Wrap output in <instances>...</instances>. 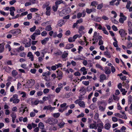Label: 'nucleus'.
Listing matches in <instances>:
<instances>
[{"instance_id":"3","label":"nucleus","mask_w":132,"mask_h":132,"mask_svg":"<svg viewBox=\"0 0 132 132\" xmlns=\"http://www.w3.org/2000/svg\"><path fill=\"white\" fill-rule=\"evenodd\" d=\"M21 32V30L20 29H15L11 30L10 31V33L12 34L13 35H18Z\"/></svg>"},{"instance_id":"4","label":"nucleus","mask_w":132,"mask_h":132,"mask_svg":"<svg viewBox=\"0 0 132 132\" xmlns=\"http://www.w3.org/2000/svg\"><path fill=\"white\" fill-rule=\"evenodd\" d=\"M35 80L33 79L29 80L27 82V84L29 86V87H31L35 84Z\"/></svg>"},{"instance_id":"9","label":"nucleus","mask_w":132,"mask_h":132,"mask_svg":"<svg viewBox=\"0 0 132 132\" xmlns=\"http://www.w3.org/2000/svg\"><path fill=\"white\" fill-rule=\"evenodd\" d=\"M79 105L81 107L84 108L85 107L84 102L83 101H80L78 102Z\"/></svg>"},{"instance_id":"60","label":"nucleus","mask_w":132,"mask_h":132,"mask_svg":"<svg viewBox=\"0 0 132 132\" xmlns=\"http://www.w3.org/2000/svg\"><path fill=\"white\" fill-rule=\"evenodd\" d=\"M33 56V55H32L31 52H29L27 54V56L28 57H30Z\"/></svg>"},{"instance_id":"13","label":"nucleus","mask_w":132,"mask_h":132,"mask_svg":"<svg viewBox=\"0 0 132 132\" xmlns=\"http://www.w3.org/2000/svg\"><path fill=\"white\" fill-rule=\"evenodd\" d=\"M71 11V10L70 7H68L67 8H66L64 10H63V11H62L60 13H63V12L66 11L67 12L69 13H70Z\"/></svg>"},{"instance_id":"55","label":"nucleus","mask_w":132,"mask_h":132,"mask_svg":"<svg viewBox=\"0 0 132 132\" xmlns=\"http://www.w3.org/2000/svg\"><path fill=\"white\" fill-rule=\"evenodd\" d=\"M113 98L114 100L118 101L119 98L117 96H115L114 95H113Z\"/></svg>"},{"instance_id":"31","label":"nucleus","mask_w":132,"mask_h":132,"mask_svg":"<svg viewBox=\"0 0 132 132\" xmlns=\"http://www.w3.org/2000/svg\"><path fill=\"white\" fill-rule=\"evenodd\" d=\"M96 67L100 69L101 70H103V69L102 67L99 64H96Z\"/></svg>"},{"instance_id":"22","label":"nucleus","mask_w":132,"mask_h":132,"mask_svg":"<svg viewBox=\"0 0 132 132\" xmlns=\"http://www.w3.org/2000/svg\"><path fill=\"white\" fill-rule=\"evenodd\" d=\"M120 90L121 92H122V94L123 95H125L126 93L127 92V91H126L125 89L124 88H121V89H120Z\"/></svg>"},{"instance_id":"30","label":"nucleus","mask_w":132,"mask_h":132,"mask_svg":"<svg viewBox=\"0 0 132 132\" xmlns=\"http://www.w3.org/2000/svg\"><path fill=\"white\" fill-rule=\"evenodd\" d=\"M114 115L116 116L119 117V118L123 119V116L119 113H116Z\"/></svg>"},{"instance_id":"59","label":"nucleus","mask_w":132,"mask_h":132,"mask_svg":"<svg viewBox=\"0 0 132 132\" xmlns=\"http://www.w3.org/2000/svg\"><path fill=\"white\" fill-rule=\"evenodd\" d=\"M49 89H48L46 88L44 89L43 90V93L44 94H46L49 92Z\"/></svg>"},{"instance_id":"63","label":"nucleus","mask_w":132,"mask_h":132,"mask_svg":"<svg viewBox=\"0 0 132 132\" xmlns=\"http://www.w3.org/2000/svg\"><path fill=\"white\" fill-rule=\"evenodd\" d=\"M82 14L81 13H78L77 15V17L79 19L82 16Z\"/></svg>"},{"instance_id":"64","label":"nucleus","mask_w":132,"mask_h":132,"mask_svg":"<svg viewBox=\"0 0 132 132\" xmlns=\"http://www.w3.org/2000/svg\"><path fill=\"white\" fill-rule=\"evenodd\" d=\"M61 90V87H58L56 88L55 91L56 93H58L60 92Z\"/></svg>"},{"instance_id":"53","label":"nucleus","mask_w":132,"mask_h":132,"mask_svg":"<svg viewBox=\"0 0 132 132\" xmlns=\"http://www.w3.org/2000/svg\"><path fill=\"white\" fill-rule=\"evenodd\" d=\"M32 14L31 13L28 14L27 15V19L29 20L31 19L32 18Z\"/></svg>"},{"instance_id":"40","label":"nucleus","mask_w":132,"mask_h":132,"mask_svg":"<svg viewBox=\"0 0 132 132\" xmlns=\"http://www.w3.org/2000/svg\"><path fill=\"white\" fill-rule=\"evenodd\" d=\"M58 6H56V5H55V6H53V11L54 12L56 11L58 8Z\"/></svg>"},{"instance_id":"52","label":"nucleus","mask_w":132,"mask_h":132,"mask_svg":"<svg viewBox=\"0 0 132 132\" xmlns=\"http://www.w3.org/2000/svg\"><path fill=\"white\" fill-rule=\"evenodd\" d=\"M31 45V43L30 42H28L26 43L24 46V47H30Z\"/></svg>"},{"instance_id":"62","label":"nucleus","mask_w":132,"mask_h":132,"mask_svg":"<svg viewBox=\"0 0 132 132\" xmlns=\"http://www.w3.org/2000/svg\"><path fill=\"white\" fill-rule=\"evenodd\" d=\"M112 121L114 122H116L118 120L117 118L115 117H113L112 118Z\"/></svg>"},{"instance_id":"35","label":"nucleus","mask_w":132,"mask_h":132,"mask_svg":"<svg viewBox=\"0 0 132 132\" xmlns=\"http://www.w3.org/2000/svg\"><path fill=\"white\" fill-rule=\"evenodd\" d=\"M131 3V2L130 1H129L127 2V4L126 6V7L127 9H129L130 8V5Z\"/></svg>"},{"instance_id":"24","label":"nucleus","mask_w":132,"mask_h":132,"mask_svg":"<svg viewBox=\"0 0 132 132\" xmlns=\"http://www.w3.org/2000/svg\"><path fill=\"white\" fill-rule=\"evenodd\" d=\"M4 50V47L3 45L2 44H0V53L3 52Z\"/></svg>"},{"instance_id":"28","label":"nucleus","mask_w":132,"mask_h":132,"mask_svg":"<svg viewBox=\"0 0 132 132\" xmlns=\"http://www.w3.org/2000/svg\"><path fill=\"white\" fill-rule=\"evenodd\" d=\"M46 122L50 125H52V118H49L47 121Z\"/></svg>"},{"instance_id":"61","label":"nucleus","mask_w":132,"mask_h":132,"mask_svg":"<svg viewBox=\"0 0 132 132\" xmlns=\"http://www.w3.org/2000/svg\"><path fill=\"white\" fill-rule=\"evenodd\" d=\"M23 106V105H22L19 108V112H22L23 111V110L24 107Z\"/></svg>"},{"instance_id":"17","label":"nucleus","mask_w":132,"mask_h":132,"mask_svg":"<svg viewBox=\"0 0 132 132\" xmlns=\"http://www.w3.org/2000/svg\"><path fill=\"white\" fill-rule=\"evenodd\" d=\"M97 127L101 129H103L104 128L103 124L102 122L101 123L97 124Z\"/></svg>"},{"instance_id":"58","label":"nucleus","mask_w":132,"mask_h":132,"mask_svg":"<svg viewBox=\"0 0 132 132\" xmlns=\"http://www.w3.org/2000/svg\"><path fill=\"white\" fill-rule=\"evenodd\" d=\"M99 108L100 110L101 111H104L105 109V108H104L102 106H99Z\"/></svg>"},{"instance_id":"27","label":"nucleus","mask_w":132,"mask_h":132,"mask_svg":"<svg viewBox=\"0 0 132 132\" xmlns=\"http://www.w3.org/2000/svg\"><path fill=\"white\" fill-rule=\"evenodd\" d=\"M97 5V9L98 10L101 9L103 6V4L102 3L99 4H98Z\"/></svg>"},{"instance_id":"43","label":"nucleus","mask_w":132,"mask_h":132,"mask_svg":"<svg viewBox=\"0 0 132 132\" xmlns=\"http://www.w3.org/2000/svg\"><path fill=\"white\" fill-rule=\"evenodd\" d=\"M68 55V53H64L62 55V57L63 58H65Z\"/></svg>"},{"instance_id":"56","label":"nucleus","mask_w":132,"mask_h":132,"mask_svg":"<svg viewBox=\"0 0 132 132\" xmlns=\"http://www.w3.org/2000/svg\"><path fill=\"white\" fill-rule=\"evenodd\" d=\"M128 102L130 103L132 102V96L130 95H129L128 97Z\"/></svg>"},{"instance_id":"19","label":"nucleus","mask_w":132,"mask_h":132,"mask_svg":"<svg viewBox=\"0 0 132 132\" xmlns=\"http://www.w3.org/2000/svg\"><path fill=\"white\" fill-rule=\"evenodd\" d=\"M51 74V72L50 71H47L45 72H44L43 73V76L46 77V75L49 76Z\"/></svg>"},{"instance_id":"7","label":"nucleus","mask_w":132,"mask_h":132,"mask_svg":"<svg viewBox=\"0 0 132 132\" xmlns=\"http://www.w3.org/2000/svg\"><path fill=\"white\" fill-rule=\"evenodd\" d=\"M74 46V45L73 44H67L65 46V48L66 49H69Z\"/></svg>"},{"instance_id":"48","label":"nucleus","mask_w":132,"mask_h":132,"mask_svg":"<svg viewBox=\"0 0 132 132\" xmlns=\"http://www.w3.org/2000/svg\"><path fill=\"white\" fill-rule=\"evenodd\" d=\"M115 0H112L110 2V5L114 6V2H115Z\"/></svg>"},{"instance_id":"6","label":"nucleus","mask_w":132,"mask_h":132,"mask_svg":"<svg viewBox=\"0 0 132 132\" xmlns=\"http://www.w3.org/2000/svg\"><path fill=\"white\" fill-rule=\"evenodd\" d=\"M64 23V20H60L58 21L57 25L59 27H61L63 25Z\"/></svg>"},{"instance_id":"47","label":"nucleus","mask_w":132,"mask_h":132,"mask_svg":"<svg viewBox=\"0 0 132 132\" xmlns=\"http://www.w3.org/2000/svg\"><path fill=\"white\" fill-rule=\"evenodd\" d=\"M112 28L114 31H116L118 30V29L117 27L114 25L112 26Z\"/></svg>"},{"instance_id":"36","label":"nucleus","mask_w":132,"mask_h":132,"mask_svg":"<svg viewBox=\"0 0 132 132\" xmlns=\"http://www.w3.org/2000/svg\"><path fill=\"white\" fill-rule=\"evenodd\" d=\"M85 28L84 27L82 26H80L79 27V31L78 32L79 33L80 32V31H82V30H84L85 29Z\"/></svg>"},{"instance_id":"46","label":"nucleus","mask_w":132,"mask_h":132,"mask_svg":"<svg viewBox=\"0 0 132 132\" xmlns=\"http://www.w3.org/2000/svg\"><path fill=\"white\" fill-rule=\"evenodd\" d=\"M18 74V72L15 70H13L12 72V74L13 76H16Z\"/></svg>"},{"instance_id":"29","label":"nucleus","mask_w":132,"mask_h":132,"mask_svg":"<svg viewBox=\"0 0 132 132\" xmlns=\"http://www.w3.org/2000/svg\"><path fill=\"white\" fill-rule=\"evenodd\" d=\"M111 20L112 22L114 23L117 24L118 23V22L115 19H113V18H111Z\"/></svg>"},{"instance_id":"16","label":"nucleus","mask_w":132,"mask_h":132,"mask_svg":"<svg viewBox=\"0 0 132 132\" xmlns=\"http://www.w3.org/2000/svg\"><path fill=\"white\" fill-rule=\"evenodd\" d=\"M45 30L47 31H49L52 30V28L51 25H49L46 26L45 28Z\"/></svg>"},{"instance_id":"2","label":"nucleus","mask_w":132,"mask_h":132,"mask_svg":"<svg viewBox=\"0 0 132 132\" xmlns=\"http://www.w3.org/2000/svg\"><path fill=\"white\" fill-rule=\"evenodd\" d=\"M119 33L121 37H125V39H126V38L125 36L126 35H127V33L126 32L125 30L123 29H121L119 31Z\"/></svg>"},{"instance_id":"21","label":"nucleus","mask_w":132,"mask_h":132,"mask_svg":"<svg viewBox=\"0 0 132 132\" xmlns=\"http://www.w3.org/2000/svg\"><path fill=\"white\" fill-rule=\"evenodd\" d=\"M57 120L56 119L52 118V125H54V124L57 123Z\"/></svg>"},{"instance_id":"5","label":"nucleus","mask_w":132,"mask_h":132,"mask_svg":"<svg viewBox=\"0 0 132 132\" xmlns=\"http://www.w3.org/2000/svg\"><path fill=\"white\" fill-rule=\"evenodd\" d=\"M62 73H63L61 71H59V73H57V76L56 78L59 80H60L62 79Z\"/></svg>"},{"instance_id":"25","label":"nucleus","mask_w":132,"mask_h":132,"mask_svg":"<svg viewBox=\"0 0 132 132\" xmlns=\"http://www.w3.org/2000/svg\"><path fill=\"white\" fill-rule=\"evenodd\" d=\"M51 105H49L47 106H45L43 108V110H45L46 109L47 110H51Z\"/></svg>"},{"instance_id":"14","label":"nucleus","mask_w":132,"mask_h":132,"mask_svg":"<svg viewBox=\"0 0 132 132\" xmlns=\"http://www.w3.org/2000/svg\"><path fill=\"white\" fill-rule=\"evenodd\" d=\"M111 125L109 123H107L104 125V128L107 130H109L110 128Z\"/></svg>"},{"instance_id":"57","label":"nucleus","mask_w":132,"mask_h":132,"mask_svg":"<svg viewBox=\"0 0 132 132\" xmlns=\"http://www.w3.org/2000/svg\"><path fill=\"white\" fill-rule=\"evenodd\" d=\"M47 33L45 31H44L41 33V35L42 36H45L47 35Z\"/></svg>"},{"instance_id":"50","label":"nucleus","mask_w":132,"mask_h":132,"mask_svg":"<svg viewBox=\"0 0 132 132\" xmlns=\"http://www.w3.org/2000/svg\"><path fill=\"white\" fill-rule=\"evenodd\" d=\"M36 70L35 69H31L30 70V72L32 73L35 74L36 73Z\"/></svg>"},{"instance_id":"23","label":"nucleus","mask_w":132,"mask_h":132,"mask_svg":"<svg viewBox=\"0 0 132 132\" xmlns=\"http://www.w3.org/2000/svg\"><path fill=\"white\" fill-rule=\"evenodd\" d=\"M38 127L40 129H43L44 127V126L43 123L40 122L38 125Z\"/></svg>"},{"instance_id":"26","label":"nucleus","mask_w":132,"mask_h":132,"mask_svg":"<svg viewBox=\"0 0 132 132\" xmlns=\"http://www.w3.org/2000/svg\"><path fill=\"white\" fill-rule=\"evenodd\" d=\"M36 32L34 33L35 34L36 36L37 35H40V30L39 29H36L35 30Z\"/></svg>"},{"instance_id":"54","label":"nucleus","mask_w":132,"mask_h":132,"mask_svg":"<svg viewBox=\"0 0 132 132\" xmlns=\"http://www.w3.org/2000/svg\"><path fill=\"white\" fill-rule=\"evenodd\" d=\"M16 0H13L10 2L9 3L11 5H13L16 2Z\"/></svg>"},{"instance_id":"49","label":"nucleus","mask_w":132,"mask_h":132,"mask_svg":"<svg viewBox=\"0 0 132 132\" xmlns=\"http://www.w3.org/2000/svg\"><path fill=\"white\" fill-rule=\"evenodd\" d=\"M36 36L33 33L32 35L30 37L32 40H35L36 39L35 38Z\"/></svg>"},{"instance_id":"10","label":"nucleus","mask_w":132,"mask_h":132,"mask_svg":"<svg viewBox=\"0 0 132 132\" xmlns=\"http://www.w3.org/2000/svg\"><path fill=\"white\" fill-rule=\"evenodd\" d=\"M100 82H102L106 78V76L104 74H102L100 75Z\"/></svg>"},{"instance_id":"34","label":"nucleus","mask_w":132,"mask_h":132,"mask_svg":"<svg viewBox=\"0 0 132 132\" xmlns=\"http://www.w3.org/2000/svg\"><path fill=\"white\" fill-rule=\"evenodd\" d=\"M89 108L92 110H94L95 108V104H92L89 106Z\"/></svg>"},{"instance_id":"45","label":"nucleus","mask_w":132,"mask_h":132,"mask_svg":"<svg viewBox=\"0 0 132 132\" xmlns=\"http://www.w3.org/2000/svg\"><path fill=\"white\" fill-rule=\"evenodd\" d=\"M82 83L85 86H88V85L89 83V81H83Z\"/></svg>"},{"instance_id":"51","label":"nucleus","mask_w":132,"mask_h":132,"mask_svg":"<svg viewBox=\"0 0 132 132\" xmlns=\"http://www.w3.org/2000/svg\"><path fill=\"white\" fill-rule=\"evenodd\" d=\"M74 75L76 76H80V74L78 71H77L74 73Z\"/></svg>"},{"instance_id":"12","label":"nucleus","mask_w":132,"mask_h":132,"mask_svg":"<svg viewBox=\"0 0 132 132\" xmlns=\"http://www.w3.org/2000/svg\"><path fill=\"white\" fill-rule=\"evenodd\" d=\"M49 39V38L48 37H46L43 40H42L41 41L42 43L43 44H45L48 41Z\"/></svg>"},{"instance_id":"20","label":"nucleus","mask_w":132,"mask_h":132,"mask_svg":"<svg viewBox=\"0 0 132 132\" xmlns=\"http://www.w3.org/2000/svg\"><path fill=\"white\" fill-rule=\"evenodd\" d=\"M89 128L90 129H97V127L95 124H92L90 125Z\"/></svg>"},{"instance_id":"39","label":"nucleus","mask_w":132,"mask_h":132,"mask_svg":"<svg viewBox=\"0 0 132 132\" xmlns=\"http://www.w3.org/2000/svg\"><path fill=\"white\" fill-rule=\"evenodd\" d=\"M122 84H124L123 86H125V87L126 88L128 89L129 88V85L128 84H126V83H124V82H123Z\"/></svg>"},{"instance_id":"8","label":"nucleus","mask_w":132,"mask_h":132,"mask_svg":"<svg viewBox=\"0 0 132 132\" xmlns=\"http://www.w3.org/2000/svg\"><path fill=\"white\" fill-rule=\"evenodd\" d=\"M11 116L12 118V121L13 123H14L15 120L16 118V114L14 112H13L11 115Z\"/></svg>"},{"instance_id":"44","label":"nucleus","mask_w":132,"mask_h":132,"mask_svg":"<svg viewBox=\"0 0 132 132\" xmlns=\"http://www.w3.org/2000/svg\"><path fill=\"white\" fill-rule=\"evenodd\" d=\"M132 47V44L130 42H129V43L127 45V47L128 48H130Z\"/></svg>"},{"instance_id":"38","label":"nucleus","mask_w":132,"mask_h":132,"mask_svg":"<svg viewBox=\"0 0 132 132\" xmlns=\"http://www.w3.org/2000/svg\"><path fill=\"white\" fill-rule=\"evenodd\" d=\"M38 9L35 8H31L30 9V11L31 12H35L38 10Z\"/></svg>"},{"instance_id":"33","label":"nucleus","mask_w":132,"mask_h":132,"mask_svg":"<svg viewBox=\"0 0 132 132\" xmlns=\"http://www.w3.org/2000/svg\"><path fill=\"white\" fill-rule=\"evenodd\" d=\"M82 36L81 35H80V36L78 35V34H76L74 35L73 37V39L74 40L76 39L78 37L79 38L80 37Z\"/></svg>"},{"instance_id":"42","label":"nucleus","mask_w":132,"mask_h":132,"mask_svg":"<svg viewBox=\"0 0 132 132\" xmlns=\"http://www.w3.org/2000/svg\"><path fill=\"white\" fill-rule=\"evenodd\" d=\"M83 19L82 18H80L78 20L76 21V22L78 24V23H80L83 22Z\"/></svg>"},{"instance_id":"11","label":"nucleus","mask_w":132,"mask_h":132,"mask_svg":"<svg viewBox=\"0 0 132 132\" xmlns=\"http://www.w3.org/2000/svg\"><path fill=\"white\" fill-rule=\"evenodd\" d=\"M101 20V18L98 16H96V17H95L93 19V21L98 22H99Z\"/></svg>"},{"instance_id":"15","label":"nucleus","mask_w":132,"mask_h":132,"mask_svg":"<svg viewBox=\"0 0 132 132\" xmlns=\"http://www.w3.org/2000/svg\"><path fill=\"white\" fill-rule=\"evenodd\" d=\"M49 5L48 4H46L44 5L43 6L45 8L46 7V10L48 11H51V7L50 6H48Z\"/></svg>"},{"instance_id":"1","label":"nucleus","mask_w":132,"mask_h":132,"mask_svg":"<svg viewBox=\"0 0 132 132\" xmlns=\"http://www.w3.org/2000/svg\"><path fill=\"white\" fill-rule=\"evenodd\" d=\"M18 96L17 94L14 95L13 96L10 98V101L11 102L13 101V103H18L20 100L18 99Z\"/></svg>"},{"instance_id":"32","label":"nucleus","mask_w":132,"mask_h":132,"mask_svg":"<svg viewBox=\"0 0 132 132\" xmlns=\"http://www.w3.org/2000/svg\"><path fill=\"white\" fill-rule=\"evenodd\" d=\"M60 114L59 113H55L53 114V116L55 118H57L59 117Z\"/></svg>"},{"instance_id":"41","label":"nucleus","mask_w":132,"mask_h":132,"mask_svg":"<svg viewBox=\"0 0 132 132\" xmlns=\"http://www.w3.org/2000/svg\"><path fill=\"white\" fill-rule=\"evenodd\" d=\"M36 26H34L32 27L30 29V31L31 32L34 31L36 29Z\"/></svg>"},{"instance_id":"18","label":"nucleus","mask_w":132,"mask_h":132,"mask_svg":"<svg viewBox=\"0 0 132 132\" xmlns=\"http://www.w3.org/2000/svg\"><path fill=\"white\" fill-rule=\"evenodd\" d=\"M98 5V2L95 1H93L91 3V5L94 6L95 7H96V5Z\"/></svg>"},{"instance_id":"37","label":"nucleus","mask_w":132,"mask_h":132,"mask_svg":"<svg viewBox=\"0 0 132 132\" xmlns=\"http://www.w3.org/2000/svg\"><path fill=\"white\" fill-rule=\"evenodd\" d=\"M26 55L25 53L24 52H22L20 54V56L21 57H25Z\"/></svg>"}]
</instances>
